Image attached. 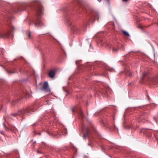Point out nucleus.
<instances>
[{"mask_svg": "<svg viewBox=\"0 0 158 158\" xmlns=\"http://www.w3.org/2000/svg\"><path fill=\"white\" fill-rule=\"evenodd\" d=\"M35 10L36 20L35 25V27H39L43 24L40 17L43 15L44 8L41 4H40L37 6Z\"/></svg>", "mask_w": 158, "mask_h": 158, "instance_id": "obj_1", "label": "nucleus"}, {"mask_svg": "<svg viewBox=\"0 0 158 158\" xmlns=\"http://www.w3.org/2000/svg\"><path fill=\"white\" fill-rule=\"evenodd\" d=\"M142 79L146 81H148L151 84L155 85L158 82V77H150L148 72H144L143 73Z\"/></svg>", "mask_w": 158, "mask_h": 158, "instance_id": "obj_2", "label": "nucleus"}, {"mask_svg": "<svg viewBox=\"0 0 158 158\" xmlns=\"http://www.w3.org/2000/svg\"><path fill=\"white\" fill-rule=\"evenodd\" d=\"M31 108L27 107L25 109H23L20 111H19L17 113L11 114V115L15 116L17 115H22L25 113H30V112L31 110Z\"/></svg>", "mask_w": 158, "mask_h": 158, "instance_id": "obj_3", "label": "nucleus"}, {"mask_svg": "<svg viewBox=\"0 0 158 158\" xmlns=\"http://www.w3.org/2000/svg\"><path fill=\"white\" fill-rule=\"evenodd\" d=\"M43 89L46 92H49L51 90L48 87V83L47 81L44 82L43 85Z\"/></svg>", "mask_w": 158, "mask_h": 158, "instance_id": "obj_4", "label": "nucleus"}, {"mask_svg": "<svg viewBox=\"0 0 158 158\" xmlns=\"http://www.w3.org/2000/svg\"><path fill=\"white\" fill-rule=\"evenodd\" d=\"M48 75L50 77L53 78L55 76V71L54 70H52L50 71L48 73Z\"/></svg>", "mask_w": 158, "mask_h": 158, "instance_id": "obj_5", "label": "nucleus"}, {"mask_svg": "<svg viewBox=\"0 0 158 158\" xmlns=\"http://www.w3.org/2000/svg\"><path fill=\"white\" fill-rule=\"evenodd\" d=\"M126 74L127 76L129 77H132V71L130 70H127L126 71Z\"/></svg>", "mask_w": 158, "mask_h": 158, "instance_id": "obj_6", "label": "nucleus"}, {"mask_svg": "<svg viewBox=\"0 0 158 158\" xmlns=\"http://www.w3.org/2000/svg\"><path fill=\"white\" fill-rule=\"evenodd\" d=\"M123 34L125 36H129V34L127 32V31H123Z\"/></svg>", "mask_w": 158, "mask_h": 158, "instance_id": "obj_7", "label": "nucleus"}, {"mask_svg": "<svg viewBox=\"0 0 158 158\" xmlns=\"http://www.w3.org/2000/svg\"><path fill=\"white\" fill-rule=\"evenodd\" d=\"M117 51H118V48H116L114 47L113 48V52L114 53L117 52Z\"/></svg>", "mask_w": 158, "mask_h": 158, "instance_id": "obj_8", "label": "nucleus"}, {"mask_svg": "<svg viewBox=\"0 0 158 158\" xmlns=\"http://www.w3.org/2000/svg\"><path fill=\"white\" fill-rule=\"evenodd\" d=\"M95 18L96 19H99V14L98 13H97L96 15L95 16Z\"/></svg>", "mask_w": 158, "mask_h": 158, "instance_id": "obj_9", "label": "nucleus"}, {"mask_svg": "<svg viewBox=\"0 0 158 158\" xmlns=\"http://www.w3.org/2000/svg\"><path fill=\"white\" fill-rule=\"evenodd\" d=\"M80 114L81 115V116L82 118H83V117H84L83 114V112L82 111H80Z\"/></svg>", "mask_w": 158, "mask_h": 158, "instance_id": "obj_10", "label": "nucleus"}, {"mask_svg": "<svg viewBox=\"0 0 158 158\" xmlns=\"http://www.w3.org/2000/svg\"><path fill=\"white\" fill-rule=\"evenodd\" d=\"M87 132H88V131H87V133H86L84 135V136H83V137L84 138H86L87 137V135H88V133H87Z\"/></svg>", "mask_w": 158, "mask_h": 158, "instance_id": "obj_11", "label": "nucleus"}, {"mask_svg": "<svg viewBox=\"0 0 158 158\" xmlns=\"http://www.w3.org/2000/svg\"><path fill=\"white\" fill-rule=\"evenodd\" d=\"M10 32H9V33H6V34H5L4 36V37H8V36L10 34Z\"/></svg>", "mask_w": 158, "mask_h": 158, "instance_id": "obj_12", "label": "nucleus"}, {"mask_svg": "<svg viewBox=\"0 0 158 158\" xmlns=\"http://www.w3.org/2000/svg\"><path fill=\"white\" fill-rule=\"evenodd\" d=\"M128 0H122V1L123 2H126Z\"/></svg>", "mask_w": 158, "mask_h": 158, "instance_id": "obj_13", "label": "nucleus"}, {"mask_svg": "<svg viewBox=\"0 0 158 158\" xmlns=\"http://www.w3.org/2000/svg\"><path fill=\"white\" fill-rule=\"evenodd\" d=\"M28 37L29 38H31V35H30V32L29 33V34H28Z\"/></svg>", "mask_w": 158, "mask_h": 158, "instance_id": "obj_14", "label": "nucleus"}, {"mask_svg": "<svg viewBox=\"0 0 158 158\" xmlns=\"http://www.w3.org/2000/svg\"><path fill=\"white\" fill-rule=\"evenodd\" d=\"M122 49L123 50H124V49H125V47L123 45L122 46Z\"/></svg>", "mask_w": 158, "mask_h": 158, "instance_id": "obj_15", "label": "nucleus"}, {"mask_svg": "<svg viewBox=\"0 0 158 158\" xmlns=\"http://www.w3.org/2000/svg\"><path fill=\"white\" fill-rule=\"evenodd\" d=\"M0 133H1L2 134V135H3V134H4V132H3V131H0Z\"/></svg>", "mask_w": 158, "mask_h": 158, "instance_id": "obj_16", "label": "nucleus"}, {"mask_svg": "<svg viewBox=\"0 0 158 158\" xmlns=\"http://www.w3.org/2000/svg\"><path fill=\"white\" fill-rule=\"evenodd\" d=\"M15 103V102H12V104H13V105H14Z\"/></svg>", "mask_w": 158, "mask_h": 158, "instance_id": "obj_17", "label": "nucleus"}, {"mask_svg": "<svg viewBox=\"0 0 158 158\" xmlns=\"http://www.w3.org/2000/svg\"><path fill=\"white\" fill-rule=\"evenodd\" d=\"M124 127H125L126 128H127V126L126 125H125V126H124Z\"/></svg>", "mask_w": 158, "mask_h": 158, "instance_id": "obj_18", "label": "nucleus"}, {"mask_svg": "<svg viewBox=\"0 0 158 158\" xmlns=\"http://www.w3.org/2000/svg\"><path fill=\"white\" fill-rule=\"evenodd\" d=\"M29 94H28V93H27H27H26V95H28Z\"/></svg>", "mask_w": 158, "mask_h": 158, "instance_id": "obj_19", "label": "nucleus"}, {"mask_svg": "<svg viewBox=\"0 0 158 158\" xmlns=\"http://www.w3.org/2000/svg\"><path fill=\"white\" fill-rule=\"evenodd\" d=\"M102 0H98V1L99 2H100Z\"/></svg>", "mask_w": 158, "mask_h": 158, "instance_id": "obj_20", "label": "nucleus"}, {"mask_svg": "<svg viewBox=\"0 0 158 158\" xmlns=\"http://www.w3.org/2000/svg\"><path fill=\"white\" fill-rule=\"evenodd\" d=\"M12 28L14 29V27H12Z\"/></svg>", "mask_w": 158, "mask_h": 158, "instance_id": "obj_21", "label": "nucleus"}, {"mask_svg": "<svg viewBox=\"0 0 158 158\" xmlns=\"http://www.w3.org/2000/svg\"><path fill=\"white\" fill-rule=\"evenodd\" d=\"M4 36V35H3V36ZM2 37V36H1V37Z\"/></svg>", "mask_w": 158, "mask_h": 158, "instance_id": "obj_22", "label": "nucleus"}, {"mask_svg": "<svg viewBox=\"0 0 158 158\" xmlns=\"http://www.w3.org/2000/svg\"><path fill=\"white\" fill-rule=\"evenodd\" d=\"M4 36V35H3V36ZM2 37V36H1V37Z\"/></svg>", "mask_w": 158, "mask_h": 158, "instance_id": "obj_23", "label": "nucleus"}, {"mask_svg": "<svg viewBox=\"0 0 158 158\" xmlns=\"http://www.w3.org/2000/svg\"><path fill=\"white\" fill-rule=\"evenodd\" d=\"M107 0L108 1H109V0Z\"/></svg>", "mask_w": 158, "mask_h": 158, "instance_id": "obj_24", "label": "nucleus"}]
</instances>
